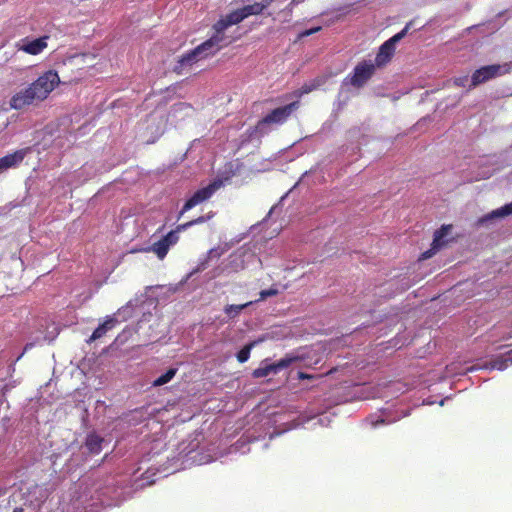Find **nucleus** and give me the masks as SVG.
I'll use <instances>...</instances> for the list:
<instances>
[{
  "label": "nucleus",
  "instance_id": "obj_36",
  "mask_svg": "<svg viewBox=\"0 0 512 512\" xmlns=\"http://www.w3.org/2000/svg\"><path fill=\"white\" fill-rule=\"evenodd\" d=\"M430 256H431V251H430V250H429V251H425V252L423 253V258H424V259L429 258Z\"/></svg>",
  "mask_w": 512,
  "mask_h": 512
},
{
  "label": "nucleus",
  "instance_id": "obj_9",
  "mask_svg": "<svg viewBox=\"0 0 512 512\" xmlns=\"http://www.w3.org/2000/svg\"><path fill=\"white\" fill-rule=\"evenodd\" d=\"M48 39H49L48 35H45V36H42V37H39L36 39H32V40L29 39L28 37H25V38L21 39L20 41H18L15 44V47L19 51H23L26 54L36 56V55L41 54L47 48Z\"/></svg>",
  "mask_w": 512,
  "mask_h": 512
},
{
  "label": "nucleus",
  "instance_id": "obj_22",
  "mask_svg": "<svg viewBox=\"0 0 512 512\" xmlns=\"http://www.w3.org/2000/svg\"><path fill=\"white\" fill-rule=\"evenodd\" d=\"M329 78H330V75L324 74V75H319V76L315 77L314 79H312L309 82L311 83L312 88L315 91L318 88H320L323 85H325Z\"/></svg>",
  "mask_w": 512,
  "mask_h": 512
},
{
  "label": "nucleus",
  "instance_id": "obj_15",
  "mask_svg": "<svg viewBox=\"0 0 512 512\" xmlns=\"http://www.w3.org/2000/svg\"><path fill=\"white\" fill-rule=\"evenodd\" d=\"M452 229V225H442L440 229L436 230L434 233V238L432 242V249L438 250L445 244V237L449 234Z\"/></svg>",
  "mask_w": 512,
  "mask_h": 512
},
{
  "label": "nucleus",
  "instance_id": "obj_1",
  "mask_svg": "<svg viewBox=\"0 0 512 512\" xmlns=\"http://www.w3.org/2000/svg\"><path fill=\"white\" fill-rule=\"evenodd\" d=\"M59 83L58 73L55 70H48L26 88L16 92L9 101L10 107L23 110L29 106L38 105L48 98Z\"/></svg>",
  "mask_w": 512,
  "mask_h": 512
},
{
  "label": "nucleus",
  "instance_id": "obj_19",
  "mask_svg": "<svg viewBox=\"0 0 512 512\" xmlns=\"http://www.w3.org/2000/svg\"><path fill=\"white\" fill-rule=\"evenodd\" d=\"M177 373L176 368H169L164 374L153 381V386L158 387L170 382Z\"/></svg>",
  "mask_w": 512,
  "mask_h": 512
},
{
  "label": "nucleus",
  "instance_id": "obj_14",
  "mask_svg": "<svg viewBox=\"0 0 512 512\" xmlns=\"http://www.w3.org/2000/svg\"><path fill=\"white\" fill-rule=\"evenodd\" d=\"M104 439L96 433H89L85 440V446L89 453L99 454L102 450Z\"/></svg>",
  "mask_w": 512,
  "mask_h": 512
},
{
  "label": "nucleus",
  "instance_id": "obj_37",
  "mask_svg": "<svg viewBox=\"0 0 512 512\" xmlns=\"http://www.w3.org/2000/svg\"><path fill=\"white\" fill-rule=\"evenodd\" d=\"M14 512H23V509H22V508H16V509L14 510Z\"/></svg>",
  "mask_w": 512,
  "mask_h": 512
},
{
  "label": "nucleus",
  "instance_id": "obj_16",
  "mask_svg": "<svg viewBox=\"0 0 512 512\" xmlns=\"http://www.w3.org/2000/svg\"><path fill=\"white\" fill-rule=\"evenodd\" d=\"M512 215V202L504 205L503 207L492 211L490 214L481 219V222L490 220L493 218L505 217Z\"/></svg>",
  "mask_w": 512,
  "mask_h": 512
},
{
  "label": "nucleus",
  "instance_id": "obj_30",
  "mask_svg": "<svg viewBox=\"0 0 512 512\" xmlns=\"http://www.w3.org/2000/svg\"><path fill=\"white\" fill-rule=\"evenodd\" d=\"M293 7L290 6V3L282 10L283 13H285L288 17H290L293 13Z\"/></svg>",
  "mask_w": 512,
  "mask_h": 512
},
{
  "label": "nucleus",
  "instance_id": "obj_31",
  "mask_svg": "<svg viewBox=\"0 0 512 512\" xmlns=\"http://www.w3.org/2000/svg\"><path fill=\"white\" fill-rule=\"evenodd\" d=\"M273 0H261V2H258V4L263 5V10L266 9Z\"/></svg>",
  "mask_w": 512,
  "mask_h": 512
},
{
  "label": "nucleus",
  "instance_id": "obj_17",
  "mask_svg": "<svg viewBox=\"0 0 512 512\" xmlns=\"http://www.w3.org/2000/svg\"><path fill=\"white\" fill-rule=\"evenodd\" d=\"M253 302L249 301L244 304H228L224 307V312L228 315L229 318H235L243 309L250 306Z\"/></svg>",
  "mask_w": 512,
  "mask_h": 512
},
{
  "label": "nucleus",
  "instance_id": "obj_28",
  "mask_svg": "<svg viewBox=\"0 0 512 512\" xmlns=\"http://www.w3.org/2000/svg\"><path fill=\"white\" fill-rule=\"evenodd\" d=\"M512 361L509 358H500L493 361L492 367L498 370H504L508 367V363Z\"/></svg>",
  "mask_w": 512,
  "mask_h": 512
},
{
  "label": "nucleus",
  "instance_id": "obj_35",
  "mask_svg": "<svg viewBox=\"0 0 512 512\" xmlns=\"http://www.w3.org/2000/svg\"><path fill=\"white\" fill-rule=\"evenodd\" d=\"M33 347V344L32 343H27L24 347V351L23 353H25L27 350L31 349Z\"/></svg>",
  "mask_w": 512,
  "mask_h": 512
},
{
  "label": "nucleus",
  "instance_id": "obj_6",
  "mask_svg": "<svg viewBox=\"0 0 512 512\" xmlns=\"http://www.w3.org/2000/svg\"><path fill=\"white\" fill-rule=\"evenodd\" d=\"M299 360L300 357L298 356L286 355L284 358H281L274 363H267V361H263L261 366L252 372V376L254 378H263L270 374H277L279 371L288 368L290 365Z\"/></svg>",
  "mask_w": 512,
  "mask_h": 512
},
{
  "label": "nucleus",
  "instance_id": "obj_2",
  "mask_svg": "<svg viewBox=\"0 0 512 512\" xmlns=\"http://www.w3.org/2000/svg\"><path fill=\"white\" fill-rule=\"evenodd\" d=\"M231 18L227 14L221 17L212 27L213 34L209 39L201 43L202 48L209 56L215 55L220 49L230 45L235 39L227 36L225 31L235 23H230Z\"/></svg>",
  "mask_w": 512,
  "mask_h": 512
},
{
  "label": "nucleus",
  "instance_id": "obj_12",
  "mask_svg": "<svg viewBox=\"0 0 512 512\" xmlns=\"http://www.w3.org/2000/svg\"><path fill=\"white\" fill-rule=\"evenodd\" d=\"M395 47L390 46L386 41L379 47L375 57V65L377 67L385 66L392 59L395 53Z\"/></svg>",
  "mask_w": 512,
  "mask_h": 512
},
{
  "label": "nucleus",
  "instance_id": "obj_38",
  "mask_svg": "<svg viewBox=\"0 0 512 512\" xmlns=\"http://www.w3.org/2000/svg\"><path fill=\"white\" fill-rule=\"evenodd\" d=\"M378 423H385V421H384V419H380V420H378V421L376 422V424H378Z\"/></svg>",
  "mask_w": 512,
  "mask_h": 512
},
{
  "label": "nucleus",
  "instance_id": "obj_4",
  "mask_svg": "<svg viewBox=\"0 0 512 512\" xmlns=\"http://www.w3.org/2000/svg\"><path fill=\"white\" fill-rule=\"evenodd\" d=\"M376 65L372 61L363 60L359 62L353 69L351 75L346 80L355 88L363 87L374 75Z\"/></svg>",
  "mask_w": 512,
  "mask_h": 512
},
{
  "label": "nucleus",
  "instance_id": "obj_34",
  "mask_svg": "<svg viewBox=\"0 0 512 512\" xmlns=\"http://www.w3.org/2000/svg\"><path fill=\"white\" fill-rule=\"evenodd\" d=\"M298 378L299 379H311L312 376L307 374V373H304V372H299L298 373Z\"/></svg>",
  "mask_w": 512,
  "mask_h": 512
},
{
  "label": "nucleus",
  "instance_id": "obj_25",
  "mask_svg": "<svg viewBox=\"0 0 512 512\" xmlns=\"http://www.w3.org/2000/svg\"><path fill=\"white\" fill-rule=\"evenodd\" d=\"M313 88H312V85L310 82H306L304 83L301 88L295 90L293 93H292V96L295 97V98H301L303 95L305 94H308L310 92H313Z\"/></svg>",
  "mask_w": 512,
  "mask_h": 512
},
{
  "label": "nucleus",
  "instance_id": "obj_10",
  "mask_svg": "<svg viewBox=\"0 0 512 512\" xmlns=\"http://www.w3.org/2000/svg\"><path fill=\"white\" fill-rule=\"evenodd\" d=\"M263 12V5L255 2L253 4L246 5L242 8L236 9L230 12L228 15L231 18L230 23L238 24L242 22L245 18L252 15H259Z\"/></svg>",
  "mask_w": 512,
  "mask_h": 512
},
{
  "label": "nucleus",
  "instance_id": "obj_8",
  "mask_svg": "<svg viewBox=\"0 0 512 512\" xmlns=\"http://www.w3.org/2000/svg\"><path fill=\"white\" fill-rule=\"evenodd\" d=\"M207 57H209L207 52L201 45H198L178 59L177 63L173 67V72L177 75H181L187 68L192 67L195 63Z\"/></svg>",
  "mask_w": 512,
  "mask_h": 512
},
{
  "label": "nucleus",
  "instance_id": "obj_18",
  "mask_svg": "<svg viewBox=\"0 0 512 512\" xmlns=\"http://www.w3.org/2000/svg\"><path fill=\"white\" fill-rule=\"evenodd\" d=\"M169 248L170 247L161 238L159 241L155 242L152 245L151 250L157 255V257L160 260H162L166 257V255L169 251Z\"/></svg>",
  "mask_w": 512,
  "mask_h": 512
},
{
  "label": "nucleus",
  "instance_id": "obj_7",
  "mask_svg": "<svg viewBox=\"0 0 512 512\" xmlns=\"http://www.w3.org/2000/svg\"><path fill=\"white\" fill-rule=\"evenodd\" d=\"M222 182L219 180L213 181L206 187L198 189L189 199L184 203L180 213L179 218L187 211L192 209L193 207L201 204L202 202L208 200L212 197V195L221 187Z\"/></svg>",
  "mask_w": 512,
  "mask_h": 512
},
{
  "label": "nucleus",
  "instance_id": "obj_27",
  "mask_svg": "<svg viewBox=\"0 0 512 512\" xmlns=\"http://www.w3.org/2000/svg\"><path fill=\"white\" fill-rule=\"evenodd\" d=\"M279 293L277 288H269L265 290H261L259 293L260 298L257 301H262L267 299L268 297L276 296Z\"/></svg>",
  "mask_w": 512,
  "mask_h": 512
},
{
  "label": "nucleus",
  "instance_id": "obj_33",
  "mask_svg": "<svg viewBox=\"0 0 512 512\" xmlns=\"http://www.w3.org/2000/svg\"><path fill=\"white\" fill-rule=\"evenodd\" d=\"M205 267H206V263H205V262H203V263L199 264V265L197 266V268L192 272V274H193V273H197V272H200V271L204 270V269H205Z\"/></svg>",
  "mask_w": 512,
  "mask_h": 512
},
{
  "label": "nucleus",
  "instance_id": "obj_11",
  "mask_svg": "<svg viewBox=\"0 0 512 512\" xmlns=\"http://www.w3.org/2000/svg\"><path fill=\"white\" fill-rule=\"evenodd\" d=\"M25 157L23 150L15 151L14 153L5 155L0 158V174L10 168L16 167L20 164Z\"/></svg>",
  "mask_w": 512,
  "mask_h": 512
},
{
  "label": "nucleus",
  "instance_id": "obj_13",
  "mask_svg": "<svg viewBox=\"0 0 512 512\" xmlns=\"http://www.w3.org/2000/svg\"><path fill=\"white\" fill-rule=\"evenodd\" d=\"M117 323V319L114 318V317H107V319L102 323L100 324L92 333V335L90 336L88 342H93L97 339H100L102 338L103 336L106 335V333L113 329L115 327Z\"/></svg>",
  "mask_w": 512,
  "mask_h": 512
},
{
  "label": "nucleus",
  "instance_id": "obj_26",
  "mask_svg": "<svg viewBox=\"0 0 512 512\" xmlns=\"http://www.w3.org/2000/svg\"><path fill=\"white\" fill-rule=\"evenodd\" d=\"M163 241L171 247L172 245L176 244L179 240V236L177 231L172 230L167 235H165L163 238Z\"/></svg>",
  "mask_w": 512,
  "mask_h": 512
},
{
  "label": "nucleus",
  "instance_id": "obj_21",
  "mask_svg": "<svg viewBox=\"0 0 512 512\" xmlns=\"http://www.w3.org/2000/svg\"><path fill=\"white\" fill-rule=\"evenodd\" d=\"M254 346V342H251L247 345H245L238 353H237V360L240 363L246 362L250 357L251 349Z\"/></svg>",
  "mask_w": 512,
  "mask_h": 512
},
{
  "label": "nucleus",
  "instance_id": "obj_5",
  "mask_svg": "<svg viewBox=\"0 0 512 512\" xmlns=\"http://www.w3.org/2000/svg\"><path fill=\"white\" fill-rule=\"evenodd\" d=\"M299 105V101H294L285 106L273 109L270 113L258 121L256 128L260 129L264 125L285 123L291 114L299 108Z\"/></svg>",
  "mask_w": 512,
  "mask_h": 512
},
{
  "label": "nucleus",
  "instance_id": "obj_24",
  "mask_svg": "<svg viewBox=\"0 0 512 512\" xmlns=\"http://www.w3.org/2000/svg\"><path fill=\"white\" fill-rule=\"evenodd\" d=\"M205 222V217L204 216H200L194 220H191L189 222H186V223H183V224H179L176 229H174L175 231H177V233L181 232V231H185L186 229H188L189 227L195 225V224H200V223H203Z\"/></svg>",
  "mask_w": 512,
  "mask_h": 512
},
{
  "label": "nucleus",
  "instance_id": "obj_20",
  "mask_svg": "<svg viewBox=\"0 0 512 512\" xmlns=\"http://www.w3.org/2000/svg\"><path fill=\"white\" fill-rule=\"evenodd\" d=\"M412 26V22H408L405 27L398 33H396L394 36L389 38L386 42L390 45L396 48V44L402 40L408 33L409 29Z\"/></svg>",
  "mask_w": 512,
  "mask_h": 512
},
{
  "label": "nucleus",
  "instance_id": "obj_3",
  "mask_svg": "<svg viewBox=\"0 0 512 512\" xmlns=\"http://www.w3.org/2000/svg\"><path fill=\"white\" fill-rule=\"evenodd\" d=\"M510 72V65L505 64H492L483 66L477 70H475L471 76V85L470 87L474 88L480 84H483L491 79H494L498 76L505 75Z\"/></svg>",
  "mask_w": 512,
  "mask_h": 512
},
{
  "label": "nucleus",
  "instance_id": "obj_29",
  "mask_svg": "<svg viewBox=\"0 0 512 512\" xmlns=\"http://www.w3.org/2000/svg\"><path fill=\"white\" fill-rule=\"evenodd\" d=\"M321 29H322L321 26H317V27H314V28H310V29L304 30V31H302V32H300L298 34L297 39L301 40V39H303L305 37H308V36H310L312 34H315V33L319 32Z\"/></svg>",
  "mask_w": 512,
  "mask_h": 512
},
{
  "label": "nucleus",
  "instance_id": "obj_23",
  "mask_svg": "<svg viewBox=\"0 0 512 512\" xmlns=\"http://www.w3.org/2000/svg\"><path fill=\"white\" fill-rule=\"evenodd\" d=\"M329 78H330V75L324 74V75H319V76L315 77L314 79H312L309 82L311 83L312 88L315 91L318 88H320L323 85H325Z\"/></svg>",
  "mask_w": 512,
  "mask_h": 512
},
{
  "label": "nucleus",
  "instance_id": "obj_32",
  "mask_svg": "<svg viewBox=\"0 0 512 512\" xmlns=\"http://www.w3.org/2000/svg\"><path fill=\"white\" fill-rule=\"evenodd\" d=\"M467 80L466 77L464 78H456L455 79V84L458 85V86H464V82Z\"/></svg>",
  "mask_w": 512,
  "mask_h": 512
}]
</instances>
